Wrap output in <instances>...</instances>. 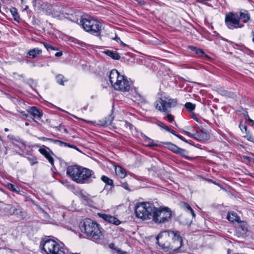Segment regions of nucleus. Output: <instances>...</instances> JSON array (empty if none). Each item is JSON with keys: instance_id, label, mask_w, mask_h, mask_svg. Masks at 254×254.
Returning <instances> with one entry per match:
<instances>
[{"instance_id": "1", "label": "nucleus", "mask_w": 254, "mask_h": 254, "mask_svg": "<svg viewBox=\"0 0 254 254\" xmlns=\"http://www.w3.org/2000/svg\"><path fill=\"white\" fill-rule=\"evenodd\" d=\"M156 240L157 244L165 252H177L182 246L183 240L178 232L163 231Z\"/></svg>"}, {"instance_id": "2", "label": "nucleus", "mask_w": 254, "mask_h": 254, "mask_svg": "<svg viewBox=\"0 0 254 254\" xmlns=\"http://www.w3.org/2000/svg\"><path fill=\"white\" fill-rule=\"evenodd\" d=\"M66 174L72 181L80 184L90 183L96 178L92 170L78 165L67 167Z\"/></svg>"}, {"instance_id": "3", "label": "nucleus", "mask_w": 254, "mask_h": 254, "mask_svg": "<svg viewBox=\"0 0 254 254\" xmlns=\"http://www.w3.org/2000/svg\"><path fill=\"white\" fill-rule=\"evenodd\" d=\"M80 228L82 232L90 237L93 241L101 239L102 233L100 225L91 219L84 220L80 223Z\"/></svg>"}, {"instance_id": "4", "label": "nucleus", "mask_w": 254, "mask_h": 254, "mask_svg": "<svg viewBox=\"0 0 254 254\" xmlns=\"http://www.w3.org/2000/svg\"><path fill=\"white\" fill-rule=\"evenodd\" d=\"M109 78L115 90L122 92H127L129 90L130 84L127 77L121 75L117 69H114L110 71Z\"/></svg>"}, {"instance_id": "5", "label": "nucleus", "mask_w": 254, "mask_h": 254, "mask_svg": "<svg viewBox=\"0 0 254 254\" xmlns=\"http://www.w3.org/2000/svg\"><path fill=\"white\" fill-rule=\"evenodd\" d=\"M80 22L83 28L91 34L100 36L102 32V24L98 20L92 17H81Z\"/></svg>"}, {"instance_id": "6", "label": "nucleus", "mask_w": 254, "mask_h": 254, "mask_svg": "<svg viewBox=\"0 0 254 254\" xmlns=\"http://www.w3.org/2000/svg\"><path fill=\"white\" fill-rule=\"evenodd\" d=\"M155 206L149 202H139L136 204L135 212L137 217L142 220L152 219Z\"/></svg>"}, {"instance_id": "7", "label": "nucleus", "mask_w": 254, "mask_h": 254, "mask_svg": "<svg viewBox=\"0 0 254 254\" xmlns=\"http://www.w3.org/2000/svg\"><path fill=\"white\" fill-rule=\"evenodd\" d=\"M177 104V99L171 98L169 96H162L155 103L156 109L165 113H170L171 109L175 107Z\"/></svg>"}, {"instance_id": "8", "label": "nucleus", "mask_w": 254, "mask_h": 254, "mask_svg": "<svg viewBox=\"0 0 254 254\" xmlns=\"http://www.w3.org/2000/svg\"><path fill=\"white\" fill-rule=\"evenodd\" d=\"M154 210L152 219L155 223H165L171 219L172 213L169 208L167 207L156 208L155 207Z\"/></svg>"}, {"instance_id": "9", "label": "nucleus", "mask_w": 254, "mask_h": 254, "mask_svg": "<svg viewBox=\"0 0 254 254\" xmlns=\"http://www.w3.org/2000/svg\"><path fill=\"white\" fill-rule=\"evenodd\" d=\"M225 24L226 26L230 29H234L241 28L244 26L240 22L239 15L234 12H229L225 14Z\"/></svg>"}, {"instance_id": "10", "label": "nucleus", "mask_w": 254, "mask_h": 254, "mask_svg": "<svg viewBox=\"0 0 254 254\" xmlns=\"http://www.w3.org/2000/svg\"><path fill=\"white\" fill-rule=\"evenodd\" d=\"M58 244V243L54 240L46 239L41 242L40 245L47 254H51L53 253L55 249H56Z\"/></svg>"}, {"instance_id": "11", "label": "nucleus", "mask_w": 254, "mask_h": 254, "mask_svg": "<svg viewBox=\"0 0 254 254\" xmlns=\"http://www.w3.org/2000/svg\"><path fill=\"white\" fill-rule=\"evenodd\" d=\"M43 8L45 9L47 15H51L53 17L59 16L61 11L60 7L56 4H46L45 7Z\"/></svg>"}, {"instance_id": "12", "label": "nucleus", "mask_w": 254, "mask_h": 254, "mask_svg": "<svg viewBox=\"0 0 254 254\" xmlns=\"http://www.w3.org/2000/svg\"><path fill=\"white\" fill-rule=\"evenodd\" d=\"M98 215L100 218H102L106 221L112 223L115 225H119L121 223V222L119 219L112 215L100 213H98Z\"/></svg>"}, {"instance_id": "13", "label": "nucleus", "mask_w": 254, "mask_h": 254, "mask_svg": "<svg viewBox=\"0 0 254 254\" xmlns=\"http://www.w3.org/2000/svg\"><path fill=\"white\" fill-rule=\"evenodd\" d=\"M209 138V135L205 129H202L197 131L194 133V139L199 141H204Z\"/></svg>"}, {"instance_id": "14", "label": "nucleus", "mask_w": 254, "mask_h": 254, "mask_svg": "<svg viewBox=\"0 0 254 254\" xmlns=\"http://www.w3.org/2000/svg\"><path fill=\"white\" fill-rule=\"evenodd\" d=\"M28 112L37 119H40L43 115L42 112L36 107H32Z\"/></svg>"}, {"instance_id": "15", "label": "nucleus", "mask_w": 254, "mask_h": 254, "mask_svg": "<svg viewBox=\"0 0 254 254\" xmlns=\"http://www.w3.org/2000/svg\"><path fill=\"white\" fill-rule=\"evenodd\" d=\"M181 207L183 208L186 211H187L188 213L190 214L191 219L194 218L195 217V214L192 209V208L190 206V205L187 202H182L180 204Z\"/></svg>"}, {"instance_id": "16", "label": "nucleus", "mask_w": 254, "mask_h": 254, "mask_svg": "<svg viewBox=\"0 0 254 254\" xmlns=\"http://www.w3.org/2000/svg\"><path fill=\"white\" fill-rule=\"evenodd\" d=\"M42 50L38 48L30 50L27 54V57L34 59L42 53Z\"/></svg>"}, {"instance_id": "17", "label": "nucleus", "mask_w": 254, "mask_h": 254, "mask_svg": "<svg viewBox=\"0 0 254 254\" xmlns=\"http://www.w3.org/2000/svg\"><path fill=\"white\" fill-rule=\"evenodd\" d=\"M240 20H242L244 23H247L250 19V15L247 10H241L239 15Z\"/></svg>"}, {"instance_id": "18", "label": "nucleus", "mask_w": 254, "mask_h": 254, "mask_svg": "<svg viewBox=\"0 0 254 254\" xmlns=\"http://www.w3.org/2000/svg\"><path fill=\"white\" fill-rule=\"evenodd\" d=\"M39 151L48 159L52 165H54V159L52 156H51L48 151L44 148H40L39 149Z\"/></svg>"}, {"instance_id": "19", "label": "nucleus", "mask_w": 254, "mask_h": 254, "mask_svg": "<svg viewBox=\"0 0 254 254\" xmlns=\"http://www.w3.org/2000/svg\"><path fill=\"white\" fill-rule=\"evenodd\" d=\"M144 141L146 143V145L148 146H160V145L158 144V141H154L152 139L148 137L147 136L144 135L143 137Z\"/></svg>"}, {"instance_id": "20", "label": "nucleus", "mask_w": 254, "mask_h": 254, "mask_svg": "<svg viewBox=\"0 0 254 254\" xmlns=\"http://www.w3.org/2000/svg\"><path fill=\"white\" fill-rule=\"evenodd\" d=\"M9 10L14 20L18 22H19L21 20V18L19 15L17 9L15 7H12L9 9Z\"/></svg>"}, {"instance_id": "21", "label": "nucleus", "mask_w": 254, "mask_h": 254, "mask_svg": "<svg viewBox=\"0 0 254 254\" xmlns=\"http://www.w3.org/2000/svg\"><path fill=\"white\" fill-rule=\"evenodd\" d=\"M115 172L117 175H118L119 177H120L122 179L124 178L127 175V173L125 169L123 168L121 166H118L116 167L115 169Z\"/></svg>"}, {"instance_id": "22", "label": "nucleus", "mask_w": 254, "mask_h": 254, "mask_svg": "<svg viewBox=\"0 0 254 254\" xmlns=\"http://www.w3.org/2000/svg\"><path fill=\"white\" fill-rule=\"evenodd\" d=\"M104 53L114 60H118L121 58L120 55L118 53L113 51L107 50L104 51Z\"/></svg>"}, {"instance_id": "23", "label": "nucleus", "mask_w": 254, "mask_h": 254, "mask_svg": "<svg viewBox=\"0 0 254 254\" xmlns=\"http://www.w3.org/2000/svg\"><path fill=\"white\" fill-rule=\"evenodd\" d=\"M114 117L112 116V115H110L107 118H105L103 121H99V125L103 126H109L112 124V122L113 120Z\"/></svg>"}, {"instance_id": "24", "label": "nucleus", "mask_w": 254, "mask_h": 254, "mask_svg": "<svg viewBox=\"0 0 254 254\" xmlns=\"http://www.w3.org/2000/svg\"><path fill=\"white\" fill-rule=\"evenodd\" d=\"M80 198L84 203H88L89 201H91L92 197L86 193L81 192L80 193Z\"/></svg>"}, {"instance_id": "25", "label": "nucleus", "mask_w": 254, "mask_h": 254, "mask_svg": "<svg viewBox=\"0 0 254 254\" xmlns=\"http://www.w3.org/2000/svg\"><path fill=\"white\" fill-rule=\"evenodd\" d=\"M164 144L166 147L175 153H177L179 148L177 146L171 142H167L164 143Z\"/></svg>"}, {"instance_id": "26", "label": "nucleus", "mask_w": 254, "mask_h": 254, "mask_svg": "<svg viewBox=\"0 0 254 254\" xmlns=\"http://www.w3.org/2000/svg\"><path fill=\"white\" fill-rule=\"evenodd\" d=\"M190 48L195 53L199 56L201 57H205L206 58H208V56H207L205 53L200 49L197 48L196 47L193 46H190Z\"/></svg>"}, {"instance_id": "27", "label": "nucleus", "mask_w": 254, "mask_h": 254, "mask_svg": "<svg viewBox=\"0 0 254 254\" xmlns=\"http://www.w3.org/2000/svg\"><path fill=\"white\" fill-rule=\"evenodd\" d=\"M227 219L229 221L234 222L235 221H238L239 218L236 213L230 212L228 214Z\"/></svg>"}, {"instance_id": "28", "label": "nucleus", "mask_w": 254, "mask_h": 254, "mask_svg": "<svg viewBox=\"0 0 254 254\" xmlns=\"http://www.w3.org/2000/svg\"><path fill=\"white\" fill-rule=\"evenodd\" d=\"M56 249L51 254H65L64 249L59 244L56 246Z\"/></svg>"}, {"instance_id": "29", "label": "nucleus", "mask_w": 254, "mask_h": 254, "mask_svg": "<svg viewBox=\"0 0 254 254\" xmlns=\"http://www.w3.org/2000/svg\"><path fill=\"white\" fill-rule=\"evenodd\" d=\"M9 214H16V215H19L20 218H23L24 216V212L22 211L20 209H14L12 212H9Z\"/></svg>"}, {"instance_id": "30", "label": "nucleus", "mask_w": 254, "mask_h": 254, "mask_svg": "<svg viewBox=\"0 0 254 254\" xmlns=\"http://www.w3.org/2000/svg\"><path fill=\"white\" fill-rule=\"evenodd\" d=\"M101 180L107 185H113V180L106 176H102L101 177Z\"/></svg>"}, {"instance_id": "31", "label": "nucleus", "mask_w": 254, "mask_h": 254, "mask_svg": "<svg viewBox=\"0 0 254 254\" xmlns=\"http://www.w3.org/2000/svg\"><path fill=\"white\" fill-rule=\"evenodd\" d=\"M184 106L189 111L191 112L195 109V105L190 102H187Z\"/></svg>"}, {"instance_id": "32", "label": "nucleus", "mask_w": 254, "mask_h": 254, "mask_svg": "<svg viewBox=\"0 0 254 254\" xmlns=\"http://www.w3.org/2000/svg\"><path fill=\"white\" fill-rule=\"evenodd\" d=\"M57 82L62 85H64V82L66 81V80H64V77L62 74H59L56 76Z\"/></svg>"}, {"instance_id": "33", "label": "nucleus", "mask_w": 254, "mask_h": 254, "mask_svg": "<svg viewBox=\"0 0 254 254\" xmlns=\"http://www.w3.org/2000/svg\"><path fill=\"white\" fill-rule=\"evenodd\" d=\"M240 227L242 230V234H246L248 231V226L246 222H241L240 224Z\"/></svg>"}, {"instance_id": "34", "label": "nucleus", "mask_w": 254, "mask_h": 254, "mask_svg": "<svg viewBox=\"0 0 254 254\" xmlns=\"http://www.w3.org/2000/svg\"><path fill=\"white\" fill-rule=\"evenodd\" d=\"M121 125L124 127L126 128H128L130 130H131L133 127V126L130 123L127 121L122 122Z\"/></svg>"}, {"instance_id": "35", "label": "nucleus", "mask_w": 254, "mask_h": 254, "mask_svg": "<svg viewBox=\"0 0 254 254\" xmlns=\"http://www.w3.org/2000/svg\"><path fill=\"white\" fill-rule=\"evenodd\" d=\"M52 142H54L55 144H57L59 145L60 146H64L66 147V146L67 145V143L63 142V141H61L60 140L53 139V141Z\"/></svg>"}, {"instance_id": "36", "label": "nucleus", "mask_w": 254, "mask_h": 254, "mask_svg": "<svg viewBox=\"0 0 254 254\" xmlns=\"http://www.w3.org/2000/svg\"><path fill=\"white\" fill-rule=\"evenodd\" d=\"M27 159L28 160L29 163H30V165L31 166L34 165V164L38 163V161H37V159L33 157L32 158H30L29 157H26Z\"/></svg>"}, {"instance_id": "37", "label": "nucleus", "mask_w": 254, "mask_h": 254, "mask_svg": "<svg viewBox=\"0 0 254 254\" xmlns=\"http://www.w3.org/2000/svg\"><path fill=\"white\" fill-rule=\"evenodd\" d=\"M246 135L244 136V137L246 138L248 140L254 142V137L250 133V131H248L247 133H246Z\"/></svg>"}, {"instance_id": "38", "label": "nucleus", "mask_w": 254, "mask_h": 254, "mask_svg": "<svg viewBox=\"0 0 254 254\" xmlns=\"http://www.w3.org/2000/svg\"><path fill=\"white\" fill-rule=\"evenodd\" d=\"M176 153L182 155V156L186 157L187 151H186V150L184 149L179 148Z\"/></svg>"}, {"instance_id": "39", "label": "nucleus", "mask_w": 254, "mask_h": 254, "mask_svg": "<svg viewBox=\"0 0 254 254\" xmlns=\"http://www.w3.org/2000/svg\"><path fill=\"white\" fill-rule=\"evenodd\" d=\"M239 127L242 131H244V130L246 133H247V132L249 131L247 129V126L245 124H243L242 123L240 124Z\"/></svg>"}, {"instance_id": "40", "label": "nucleus", "mask_w": 254, "mask_h": 254, "mask_svg": "<svg viewBox=\"0 0 254 254\" xmlns=\"http://www.w3.org/2000/svg\"><path fill=\"white\" fill-rule=\"evenodd\" d=\"M7 186L8 189L11 191L16 192H18V190L15 188V186L13 184L8 183L7 184Z\"/></svg>"}, {"instance_id": "41", "label": "nucleus", "mask_w": 254, "mask_h": 254, "mask_svg": "<svg viewBox=\"0 0 254 254\" xmlns=\"http://www.w3.org/2000/svg\"><path fill=\"white\" fill-rule=\"evenodd\" d=\"M43 45L44 46V47L48 50H56V49L53 47V46H52L51 45L49 44H47V43H43Z\"/></svg>"}, {"instance_id": "42", "label": "nucleus", "mask_w": 254, "mask_h": 254, "mask_svg": "<svg viewBox=\"0 0 254 254\" xmlns=\"http://www.w3.org/2000/svg\"><path fill=\"white\" fill-rule=\"evenodd\" d=\"M166 114H167L166 118H167L168 121L169 122L172 123L174 121V116H172L171 114H170V113H166Z\"/></svg>"}, {"instance_id": "43", "label": "nucleus", "mask_w": 254, "mask_h": 254, "mask_svg": "<svg viewBox=\"0 0 254 254\" xmlns=\"http://www.w3.org/2000/svg\"><path fill=\"white\" fill-rule=\"evenodd\" d=\"M113 39H114L115 40H116L118 43H121V44H122V45H123L124 46H126L127 45L125 43H124L121 40V39L118 37L117 36H116L115 37V38H113Z\"/></svg>"}, {"instance_id": "44", "label": "nucleus", "mask_w": 254, "mask_h": 254, "mask_svg": "<svg viewBox=\"0 0 254 254\" xmlns=\"http://www.w3.org/2000/svg\"><path fill=\"white\" fill-rule=\"evenodd\" d=\"M157 125L158 126H159L161 128L165 129L166 130H167V128L169 127L168 126L165 125L164 124H163V123L160 122H158V123H157Z\"/></svg>"}, {"instance_id": "45", "label": "nucleus", "mask_w": 254, "mask_h": 254, "mask_svg": "<svg viewBox=\"0 0 254 254\" xmlns=\"http://www.w3.org/2000/svg\"><path fill=\"white\" fill-rule=\"evenodd\" d=\"M121 186L127 190H130L129 188H128L127 184L126 182L121 183Z\"/></svg>"}, {"instance_id": "46", "label": "nucleus", "mask_w": 254, "mask_h": 254, "mask_svg": "<svg viewBox=\"0 0 254 254\" xmlns=\"http://www.w3.org/2000/svg\"><path fill=\"white\" fill-rule=\"evenodd\" d=\"M38 139H40V140H42L43 141H47V140H48V141H51V142L53 141V139H52V138H47V137H38Z\"/></svg>"}, {"instance_id": "47", "label": "nucleus", "mask_w": 254, "mask_h": 254, "mask_svg": "<svg viewBox=\"0 0 254 254\" xmlns=\"http://www.w3.org/2000/svg\"><path fill=\"white\" fill-rule=\"evenodd\" d=\"M246 120H247L250 123H252L253 125H254V121L252 120L249 116L248 113L247 112L246 114Z\"/></svg>"}, {"instance_id": "48", "label": "nucleus", "mask_w": 254, "mask_h": 254, "mask_svg": "<svg viewBox=\"0 0 254 254\" xmlns=\"http://www.w3.org/2000/svg\"><path fill=\"white\" fill-rule=\"evenodd\" d=\"M185 133L188 136L190 137H192V138H193L194 139V134H192L190 132H188V131H185Z\"/></svg>"}, {"instance_id": "49", "label": "nucleus", "mask_w": 254, "mask_h": 254, "mask_svg": "<svg viewBox=\"0 0 254 254\" xmlns=\"http://www.w3.org/2000/svg\"><path fill=\"white\" fill-rule=\"evenodd\" d=\"M66 147H69L70 148H72L75 149H76L77 150H79L78 148L76 146H75L74 145H72V144H70L69 143H67V145Z\"/></svg>"}, {"instance_id": "50", "label": "nucleus", "mask_w": 254, "mask_h": 254, "mask_svg": "<svg viewBox=\"0 0 254 254\" xmlns=\"http://www.w3.org/2000/svg\"><path fill=\"white\" fill-rule=\"evenodd\" d=\"M176 136H177V137H178L179 138H180V139H181L182 140H183L185 142H187V141L185 139V138L183 136H182L180 135H179V134L176 135Z\"/></svg>"}, {"instance_id": "51", "label": "nucleus", "mask_w": 254, "mask_h": 254, "mask_svg": "<svg viewBox=\"0 0 254 254\" xmlns=\"http://www.w3.org/2000/svg\"><path fill=\"white\" fill-rule=\"evenodd\" d=\"M167 128V131L172 133L173 134H174V135L176 136V135H177V134H176L175 131H174L172 129H171L170 128H169V127L168 128Z\"/></svg>"}, {"instance_id": "52", "label": "nucleus", "mask_w": 254, "mask_h": 254, "mask_svg": "<svg viewBox=\"0 0 254 254\" xmlns=\"http://www.w3.org/2000/svg\"><path fill=\"white\" fill-rule=\"evenodd\" d=\"M34 82V80L32 79H30L28 80L27 81V83L28 84L31 86L32 87V85L31 84H33Z\"/></svg>"}, {"instance_id": "53", "label": "nucleus", "mask_w": 254, "mask_h": 254, "mask_svg": "<svg viewBox=\"0 0 254 254\" xmlns=\"http://www.w3.org/2000/svg\"><path fill=\"white\" fill-rule=\"evenodd\" d=\"M14 140L15 141L21 143H22V144H23V140H22L21 139L19 138H14Z\"/></svg>"}, {"instance_id": "54", "label": "nucleus", "mask_w": 254, "mask_h": 254, "mask_svg": "<svg viewBox=\"0 0 254 254\" xmlns=\"http://www.w3.org/2000/svg\"><path fill=\"white\" fill-rule=\"evenodd\" d=\"M62 55H63V53L62 52H57L56 53L55 56L57 57H59L62 56Z\"/></svg>"}, {"instance_id": "55", "label": "nucleus", "mask_w": 254, "mask_h": 254, "mask_svg": "<svg viewBox=\"0 0 254 254\" xmlns=\"http://www.w3.org/2000/svg\"><path fill=\"white\" fill-rule=\"evenodd\" d=\"M192 221V219H191L189 221L184 222V223L186 225H190Z\"/></svg>"}, {"instance_id": "56", "label": "nucleus", "mask_w": 254, "mask_h": 254, "mask_svg": "<svg viewBox=\"0 0 254 254\" xmlns=\"http://www.w3.org/2000/svg\"><path fill=\"white\" fill-rule=\"evenodd\" d=\"M7 137H8L9 139H11V140H14V136H13V135H8L7 136Z\"/></svg>"}, {"instance_id": "57", "label": "nucleus", "mask_w": 254, "mask_h": 254, "mask_svg": "<svg viewBox=\"0 0 254 254\" xmlns=\"http://www.w3.org/2000/svg\"><path fill=\"white\" fill-rule=\"evenodd\" d=\"M20 113L23 116L25 117L26 118L27 117V115L25 114V113L24 111L20 112Z\"/></svg>"}, {"instance_id": "58", "label": "nucleus", "mask_w": 254, "mask_h": 254, "mask_svg": "<svg viewBox=\"0 0 254 254\" xmlns=\"http://www.w3.org/2000/svg\"><path fill=\"white\" fill-rule=\"evenodd\" d=\"M252 36H253V38H252V41L254 43V31H253L252 33Z\"/></svg>"}, {"instance_id": "59", "label": "nucleus", "mask_w": 254, "mask_h": 254, "mask_svg": "<svg viewBox=\"0 0 254 254\" xmlns=\"http://www.w3.org/2000/svg\"><path fill=\"white\" fill-rule=\"evenodd\" d=\"M6 208L7 209H10L12 208V206L10 205H7Z\"/></svg>"}, {"instance_id": "60", "label": "nucleus", "mask_w": 254, "mask_h": 254, "mask_svg": "<svg viewBox=\"0 0 254 254\" xmlns=\"http://www.w3.org/2000/svg\"><path fill=\"white\" fill-rule=\"evenodd\" d=\"M32 3H33L34 6H35V5H36V1L35 0H33L32 1Z\"/></svg>"}, {"instance_id": "61", "label": "nucleus", "mask_w": 254, "mask_h": 254, "mask_svg": "<svg viewBox=\"0 0 254 254\" xmlns=\"http://www.w3.org/2000/svg\"><path fill=\"white\" fill-rule=\"evenodd\" d=\"M28 8V6L26 5L25 7L24 8V10H26Z\"/></svg>"}, {"instance_id": "62", "label": "nucleus", "mask_w": 254, "mask_h": 254, "mask_svg": "<svg viewBox=\"0 0 254 254\" xmlns=\"http://www.w3.org/2000/svg\"><path fill=\"white\" fill-rule=\"evenodd\" d=\"M4 131H8V129L7 128H4Z\"/></svg>"}, {"instance_id": "63", "label": "nucleus", "mask_w": 254, "mask_h": 254, "mask_svg": "<svg viewBox=\"0 0 254 254\" xmlns=\"http://www.w3.org/2000/svg\"><path fill=\"white\" fill-rule=\"evenodd\" d=\"M71 20H72V21H74V22H76V21H77V20H75V19Z\"/></svg>"}, {"instance_id": "64", "label": "nucleus", "mask_w": 254, "mask_h": 254, "mask_svg": "<svg viewBox=\"0 0 254 254\" xmlns=\"http://www.w3.org/2000/svg\"><path fill=\"white\" fill-rule=\"evenodd\" d=\"M25 125L27 126H28V125H29V124H28V123H25Z\"/></svg>"}]
</instances>
